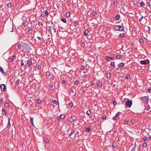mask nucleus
<instances>
[{"label":"nucleus","mask_w":151,"mask_h":151,"mask_svg":"<svg viewBox=\"0 0 151 151\" xmlns=\"http://www.w3.org/2000/svg\"><path fill=\"white\" fill-rule=\"evenodd\" d=\"M21 65L22 66L24 65V63L22 61L21 62Z\"/></svg>","instance_id":"obj_59"},{"label":"nucleus","mask_w":151,"mask_h":151,"mask_svg":"<svg viewBox=\"0 0 151 151\" xmlns=\"http://www.w3.org/2000/svg\"><path fill=\"white\" fill-rule=\"evenodd\" d=\"M0 88L2 91H4L6 90V86L4 84H1L0 86Z\"/></svg>","instance_id":"obj_5"},{"label":"nucleus","mask_w":151,"mask_h":151,"mask_svg":"<svg viewBox=\"0 0 151 151\" xmlns=\"http://www.w3.org/2000/svg\"><path fill=\"white\" fill-rule=\"evenodd\" d=\"M30 122L32 125H33V118H31L30 119Z\"/></svg>","instance_id":"obj_23"},{"label":"nucleus","mask_w":151,"mask_h":151,"mask_svg":"<svg viewBox=\"0 0 151 151\" xmlns=\"http://www.w3.org/2000/svg\"><path fill=\"white\" fill-rule=\"evenodd\" d=\"M150 109V106H148L147 108H145V111L146 112L148 110Z\"/></svg>","instance_id":"obj_11"},{"label":"nucleus","mask_w":151,"mask_h":151,"mask_svg":"<svg viewBox=\"0 0 151 151\" xmlns=\"http://www.w3.org/2000/svg\"><path fill=\"white\" fill-rule=\"evenodd\" d=\"M4 106L5 107L7 108L9 107V105L8 103L5 102L4 103Z\"/></svg>","instance_id":"obj_16"},{"label":"nucleus","mask_w":151,"mask_h":151,"mask_svg":"<svg viewBox=\"0 0 151 151\" xmlns=\"http://www.w3.org/2000/svg\"><path fill=\"white\" fill-rule=\"evenodd\" d=\"M32 62L31 61H29L27 63V64L28 65H31Z\"/></svg>","instance_id":"obj_26"},{"label":"nucleus","mask_w":151,"mask_h":151,"mask_svg":"<svg viewBox=\"0 0 151 151\" xmlns=\"http://www.w3.org/2000/svg\"><path fill=\"white\" fill-rule=\"evenodd\" d=\"M36 66L38 69H40L41 68V66L40 65V64L38 63L37 64Z\"/></svg>","instance_id":"obj_17"},{"label":"nucleus","mask_w":151,"mask_h":151,"mask_svg":"<svg viewBox=\"0 0 151 151\" xmlns=\"http://www.w3.org/2000/svg\"><path fill=\"white\" fill-rule=\"evenodd\" d=\"M121 114V113L120 112H118L115 116L113 117V119L114 120H117L119 119V117Z\"/></svg>","instance_id":"obj_3"},{"label":"nucleus","mask_w":151,"mask_h":151,"mask_svg":"<svg viewBox=\"0 0 151 151\" xmlns=\"http://www.w3.org/2000/svg\"><path fill=\"white\" fill-rule=\"evenodd\" d=\"M116 58L117 59H119L120 58V56L119 55H117L116 56Z\"/></svg>","instance_id":"obj_42"},{"label":"nucleus","mask_w":151,"mask_h":151,"mask_svg":"<svg viewBox=\"0 0 151 151\" xmlns=\"http://www.w3.org/2000/svg\"><path fill=\"white\" fill-rule=\"evenodd\" d=\"M10 119L9 118H8V127L10 126Z\"/></svg>","instance_id":"obj_32"},{"label":"nucleus","mask_w":151,"mask_h":151,"mask_svg":"<svg viewBox=\"0 0 151 151\" xmlns=\"http://www.w3.org/2000/svg\"><path fill=\"white\" fill-rule=\"evenodd\" d=\"M22 25L23 26H25L26 25L25 22H23Z\"/></svg>","instance_id":"obj_56"},{"label":"nucleus","mask_w":151,"mask_h":151,"mask_svg":"<svg viewBox=\"0 0 151 151\" xmlns=\"http://www.w3.org/2000/svg\"><path fill=\"white\" fill-rule=\"evenodd\" d=\"M134 122V120H132L131 121V123L132 124H133Z\"/></svg>","instance_id":"obj_46"},{"label":"nucleus","mask_w":151,"mask_h":151,"mask_svg":"<svg viewBox=\"0 0 151 151\" xmlns=\"http://www.w3.org/2000/svg\"><path fill=\"white\" fill-rule=\"evenodd\" d=\"M15 58H16V57L14 55L13 57V59H15Z\"/></svg>","instance_id":"obj_60"},{"label":"nucleus","mask_w":151,"mask_h":151,"mask_svg":"<svg viewBox=\"0 0 151 151\" xmlns=\"http://www.w3.org/2000/svg\"><path fill=\"white\" fill-rule=\"evenodd\" d=\"M139 41L142 43H144V40L142 38L139 39Z\"/></svg>","instance_id":"obj_31"},{"label":"nucleus","mask_w":151,"mask_h":151,"mask_svg":"<svg viewBox=\"0 0 151 151\" xmlns=\"http://www.w3.org/2000/svg\"><path fill=\"white\" fill-rule=\"evenodd\" d=\"M88 33V31L87 30H86L84 31V34L85 35H87Z\"/></svg>","instance_id":"obj_10"},{"label":"nucleus","mask_w":151,"mask_h":151,"mask_svg":"<svg viewBox=\"0 0 151 151\" xmlns=\"http://www.w3.org/2000/svg\"><path fill=\"white\" fill-rule=\"evenodd\" d=\"M142 145L144 147H146L147 146V144L146 142H144L142 144Z\"/></svg>","instance_id":"obj_25"},{"label":"nucleus","mask_w":151,"mask_h":151,"mask_svg":"<svg viewBox=\"0 0 151 151\" xmlns=\"http://www.w3.org/2000/svg\"><path fill=\"white\" fill-rule=\"evenodd\" d=\"M91 130V129L90 128H86V129L85 131L86 132H89Z\"/></svg>","instance_id":"obj_20"},{"label":"nucleus","mask_w":151,"mask_h":151,"mask_svg":"<svg viewBox=\"0 0 151 151\" xmlns=\"http://www.w3.org/2000/svg\"><path fill=\"white\" fill-rule=\"evenodd\" d=\"M73 131H72L70 133V134H69V136H71V135H72L73 134Z\"/></svg>","instance_id":"obj_50"},{"label":"nucleus","mask_w":151,"mask_h":151,"mask_svg":"<svg viewBox=\"0 0 151 151\" xmlns=\"http://www.w3.org/2000/svg\"><path fill=\"white\" fill-rule=\"evenodd\" d=\"M65 116L64 114H62L60 115V118L58 119H57L58 120H59L60 119H63L65 118Z\"/></svg>","instance_id":"obj_7"},{"label":"nucleus","mask_w":151,"mask_h":151,"mask_svg":"<svg viewBox=\"0 0 151 151\" xmlns=\"http://www.w3.org/2000/svg\"><path fill=\"white\" fill-rule=\"evenodd\" d=\"M93 14L94 16L95 17L97 15V13L96 12H94L93 13Z\"/></svg>","instance_id":"obj_33"},{"label":"nucleus","mask_w":151,"mask_h":151,"mask_svg":"<svg viewBox=\"0 0 151 151\" xmlns=\"http://www.w3.org/2000/svg\"><path fill=\"white\" fill-rule=\"evenodd\" d=\"M73 121L74 119L72 118H70L69 120V121L70 122H72Z\"/></svg>","instance_id":"obj_30"},{"label":"nucleus","mask_w":151,"mask_h":151,"mask_svg":"<svg viewBox=\"0 0 151 151\" xmlns=\"http://www.w3.org/2000/svg\"><path fill=\"white\" fill-rule=\"evenodd\" d=\"M114 29L115 30L117 31H122L124 30V28L119 25H115L114 27Z\"/></svg>","instance_id":"obj_1"},{"label":"nucleus","mask_w":151,"mask_h":151,"mask_svg":"<svg viewBox=\"0 0 151 151\" xmlns=\"http://www.w3.org/2000/svg\"><path fill=\"white\" fill-rule=\"evenodd\" d=\"M102 83L101 82H99L98 83H97V85L99 86H102Z\"/></svg>","instance_id":"obj_22"},{"label":"nucleus","mask_w":151,"mask_h":151,"mask_svg":"<svg viewBox=\"0 0 151 151\" xmlns=\"http://www.w3.org/2000/svg\"><path fill=\"white\" fill-rule=\"evenodd\" d=\"M106 117L105 116H103L102 117V119H106Z\"/></svg>","instance_id":"obj_44"},{"label":"nucleus","mask_w":151,"mask_h":151,"mask_svg":"<svg viewBox=\"0 0 151 151\" xmlns=\"http://www.w3.org/2000/svg\"><path fill=\"white\" fill-rule=\"evenodd\" d=\"M81 45L82 46H85V43L83 42L82 43Z\"/></svg>","instance_id":"obj_51"},{"label":"nucleus","mask_w":151,"mask_h":151,"mask_svg":"<svg viewBox=\"0 0 151 151\" xmlns=\"http://www.w3.org/2000/svg\"><path fill=\"white\" fill-rule=\"evenodd\" d=\"M66 16L67 17H69L70 16V14L68 12L66 13Z\"/></svg>","instance_id":"obj_34"},{"label":"nucleus","mask_w":151,"mask_h":151,"mask_svg":"<svg viewBox=\"0 0 151 151\" xmlns=\"http://www.w3.org/2000/svg\"><path fill=\"white\" fill-rule=\"evenodd\" d=\"M70 91H71V92H73H73H74L73 90V89H71V90H70Z\"/></svg>","instance_id":"obj_64"},{"label":"nucleus","mask_w":151,"mask_h":151,"mask_svg":"<svg viewBox=\"0 0 151 151\" xmlns=\"http://www.w3.org/2000/svg\"><path fill=\"white\" fill-rule=\"evenodd\" d=\"M110 58L111 60H113L114 59V58L110 57Z\"/></svg>","instance_id":"obj_62"},{"label":"nucleus","mask_w":151,"mask_h":151,"mask_svg":"<svg viewBox=\"0 0 151 151\" xmlns=\"http://www.w3.org/2000/svg\"><path fill=\"white\" fill-rule=\"evenodd\" d=\"M106 59L108 61H109V60H110V57H109L108 56H106Z\"/></svg>","instance_id":"obj_27"},{"label":"nucleus","mask_w":151,"mask_h":151,"mask_svg":"<svg viewBox=\"0 0 151 151\" xmlns=\"http://www.w3.org/2000/svg\"><path fill=\"white\" fill-rule=\"evenodd\" d=\"M132 104V102L131 101H128L126 102V104L129 107H130L131 106Z\"/></svg>","instance_id":"obj_6"},{"label":"nucleus","mask_w":151,"mask_h":151,"mask_svg":"<svg viewBox=\"0 0 151 151\" xmlns=\"http://www.w3.org/2000/svg\"><path fill=\"white\" fill-rule=\"evenodd\" d=\"M148 30H149V31H150V27H148Z\"/></svg>","instance_id":"obj_63"},{"label":"nucleus","mask_w":151,"mask_h":151,"mask_svg":"<svg viewBox=\"0 0 151 151\" xmlns=\"http://www.w3.org/2000/svg\"><path fill=\"white\" fill-rule=\"evenodd\" d=\"M119 36L122 37H124L125 36V35L124 34H121Z\"/></svg>","instance_id":"obj_21"},{"label":"nucleus","mask_w":151,"mask_h":151,"mask_svg":"<svg viewBox=\"0 0 151 151\" xmlns=\"http://www.w3.org/2000/svg\"><path fill=\"white\" fill-rule=\"evenodd\" d=\"M52 87H53L52 86V85H51L49 86V88L50 89H51L52 88Z\"/></svg>","instance_id":"obj_48"},{"label":"nucleus","mask_w":151,"mask_h":151,"mask_svg":"<svg viewBox=\"0 0 151 151\" xmlns=\"http://www.w3.org/2000/svg\"><path fill=\"white\" fill-rule=\"evenodd\" d=\"M38 24L39 25H42V22H39Z\"/></svg>","instance_id":"obj_49"},{"label":"nucleus","mask_w":151,"mask_h":151,"mask_svg":"<svg viewBox=\"0 0 151 151\" xmlns=\"http://www.w3.org/2000/svg\"><path fill=\"white\" fill-rule=\"evenodd\" d=\"M45 15H47L48 14V12L46 10H45Z\"/></svg>","instance_id":"obj_36"},{"label":"nucleus","mask_w":151,"mask_h":151,"mask_svg":"<svg viewBox=\"0 0 151 151\" xmlns=\"http://www.w3.org/2000/svg\"><path fill=\"white\" fill-rule=\"evenodd\" d=\"M7 6L9 7H11L12 6V4L11 3H9L8 4Z\"/></svg>","instance_id":"obj_15"},{"label":"nucleus","mask_w":151,"mask_h":151,"mask_svg":"<svg viewBox=\"0 0 151 151\" xmlns=\"http://www.w3.org/2000/svg\"><path fill=\"white\" fill-rule=\"evenodd\" d=\"M115 63L114 62H111V66H113L114 65Z\"/></svg>","instance_id":"obj_40"},{"label":"nucleus","mask_w":151,"mask_h":151,"mask_svg":"<svg viewBox=\"0 0 151 151\" xmlns=\"http://www.w3.org/2000/svg\"><path fill=\"white\" fill-rule=\"evenodd\" d=\"M130 77L129 76H126V78L128 79H129V78Z\"/></svg>","instance_id":"obj_54"},{"label":"nucleus","mask_w":151,"mask_h":151,"mask_svg":"<svg viewBox=\"0 0 151 151\" xmlns=\"http://www.w3.org/2000/svg\"><path fill=\"white\" fill-rule=\"evenodd\" d=\"M144 2L143 1H141L139 3V5L140 6H143L144 4Z\"/></svg>","instance_id":"obj_35"},{"label":"nucleus","mask_w":151,"mask_h":151,"mask_svg":"<svg viewBox=\"0 0 151 151\" xmlns=\"http://www.w3.org/2000/svg\"><path fill=\"white\" fill-rule=\"evenodd\" d=\"M78 81H76L74 82V83L76 84H77L78 83Z\"/></svg>","instance_id":"obj_45"},{"label":"nucleus","mask_w":151,"mask_h":151,"mask_svg":"<svg viewBox=\"0 0 151 151\" xmlns=\"http://www.w3.org/2000/svg\"><path fill=\"white\" fill-rule=\"evenodd\" d=\"M26 44L25 43H22V44H20V45H19L17 47L19 49H20L22 47H24V48H25V46H26Z\"/></svg>","instance_id":"obj_4"},{"label":"nucleus","mask_w":151,"mask_h":151,"mask_svg":"<svg viewBox=\"0 0 151 151\" xmlns=\"http://www.w3.org/2000/svg\"><path fill=\"white\" fill-rule=\"evenodd\" d=\"M150 91H151V89H150V88H148V89H147V91L148 92H150Z\"/></svg>","instance_id":"obj_53"},{"label":"nucleus","mask_w":151,"mask_h":151,"mask_svg":"<svg viewBox=\"0 0 151 151\" xmlns=\"http://www.w3.org/2000/svg\"><path fill=\"white\" fill-rule=\"evenodd\" d=\"M143 139H144L145 141H146L147 140V138L145 137H143Z\"/></svg>","instance_id":"obj_38"},{"label":"nucleus","mask_w":151,"mask_h":151,"mask_svg":"<svg viewBox=\"0 0 151 151\" xmlns=\"http://www.w3.org/2000/svg\"><path fill=\"white\" fill-rule=\"evenodd\" d=\"M117 1L116 0H114V4L115 5H116L117 4Z\"/></svg>","instance_id":"obj_37"},{"label":"nucleus","mask_w":151,"mask_h":151,"mask_svg":"<svg viewBox=\"0 0 151 151\" xmlns=\"http://www.w3.org/2000/svg\"><path fill=\"white\" fill-rule=\"evenodd\" d=\"M46 142L47 143H49V141L48 140H45Z\"/></svg>","instance_id":"obj_58"},{"label":"nucleus","mask_w":151,"mask_h":151,"mask_svg":"<svg viewBox=\"0 0 151 151\" xmlns=\"http://www.w3.org/2000/svg\"><path fill=\"white\" fill-rule=\"evenodd\" d=\"M2 113L4 115H6V110L5 109H2Z\"/></svg>","instance_id":"obj_12"},{"label":"nucleus","mask_w":151,"mask_h":151,"mask_svg":"<svg viewBox=\"0 0 151 151\" xmlns=\"http://www.w3.org/2000/svg\"><path fill=\"white\" fill-rule=\"evenodd\" d=\"M32 29L30 28L28 29V31H31L32 30Z\"/></svg>","instance_id":"obj_61"},{"label":"nucleus","mask_w":151,"mask_h":151,"mask_svg":"<svg viewBox=\"0 0 151 151\" xmlns=\"http://www.w3.org/2000/svg\"><path fill=\"white\" fill-rule=\"evenodd\" d=\"M0 71L2 73H5L4 71V70L3 69V68H2L0 66Z\"/></svg>","instance_id":"obj_14"},{"label":"nucleus","mask_w":151,"mask_h":151,"mask_svg":"<svg viewBox=\"0 0 151 151\" xmlns=\"http://www.w3.org/2000/svg\"><path fill=\"white\" fill-rule=\"evenodd\" d=\"M52 102L54 104H55L56 105H57L58 103V102L56 100H54Z\"/></svg>","instance_id":"obj_19"},{"label":"nucleus","mask_w":151,"mask_h":151,"mask_svg":"<svg viewBox=\"0 0 151 151\" xmlns=\"http://www.w3.org/2000/svg\"><path fill=\"white\" fill-rule=\"evenodd\" d=\"M147 4L148 5V6H149L150 7V2L149 1H148L147 2Z\"/></svg>","instance_id":"obj_39"},{"label":"nucleus","mask_w":151,"mask_h":151,"mask_svg":"<svg viewBox=\"0 0 151 151\" xmlns=\"http://www.w3.org/2000/svg\"><path fill=\"white\" fill-rule=\"evenodd\" d=\"M91 111L90 110L87 111L86 112V114L88 115H89L91 114Z\"/></svg>","instance_id":"obj_18"},{"label":"nucleus","mask_w":151,"mask_h":151,"mask_svg":"<svg viewBox=\"0 0 151 151\" xmlns=\"http://www.w3.org/2000/svg\"><path fill=\"white\" fill-rule=\"evenodd\" d=\"M62 82H63V84H66V82L65 81L63 80L62 81Z\"/></svg>","instance_id":"obj_55"},{"label":"nucleus","mask_w":151,"mask_h":151,"mask_svg":"<svg viewBox=\"0 0 151 151\" xmlns=\"http://www.w3.org/2000/svg\"><path fill=\"white\" fill-rule=\"evenodd\" d=\"M120 16L119 15H117L115 17V19L116 20H118L120 18Z\"/></svg>","instance_id":"obj_9"},{"label":"nucleus","mask_w":151,"mask_h":151,"mask_svg":"<svg viewBox=\"0 0 151 151\" xmlns=\"http://www.w3.org/2000/svg\"><path fill=\"white\" fill-rule=\"evenodd\" d=\"M106 76L108 78H110L111 77V74L110 73H107Z\"/></svg>","instance_id":"obj_29"},{"label":"nucleus","mask_w":151,"mask_h":151,"mask_svg":"<svg viewBox=\"0 0 151 151\" xmlns=\"http://www.w3.org/2000/svg\"><path fill=\"white\" fill-rule=\"evenodd\" d=\"M141 100L143 101L144 102H146L147 103L148 102V98L147 97L145 96L144 97H141L140 98Z\"/></svg>","instance_id":"obj_2"},{"label":"nucleus","mask_w":151,"mask_h":151,"mask_svg":"<svg viewBox=\"0 0 151 151\" xmlns=\"http://www.w3.org/2000/svg\"><path fill=\"white\" fill-rule=\"evenodd\" d=\"M113 104L115 106L117 104V103L115 101H114L113 102Z\"/></svg>","instance_id":"obj_43"},{"label":"nucleus","mask_w":151,"mask_h":151,"mask_svg":"<svg viewBox=\"0 0 151 151\" xmlns=\"http://www.w3.org/2000/svg\"><path fill=\"white\" fill-rule=\"evenodd\" d=\"M69 105V106L71 107H72L73 106V104H71V103Z\"/></svg>","instance_id":"obj_52"},{"label":"nucleus","mask_w":151,"mask_h":151,"mask_svg":"<svg viewBox=\"0 0 151 151\" xmlns=\"http://www.w3.org/2000/svg\"><path fill=\"white\" fill-rule=\"evenodd\" d=\"M140 63L144 65L147 64L145 60H142L140 62Z\"/></svg>","instance_id":"obj_13"},{"label":"nucleus","mask_w":151,"mask_h":151,"mask_svg":"<svg viewBox=\"0 0 151 151\" xmlns=\"http://www.w3.org/2000/svg\"><path fill=\"white\" fill-rule=\"evenodd\" d=\"M13 60V59L12 58H10L9 59V61L12 62Z\"/></svg>","instance_id":"obj_47"},{"label":"nucleus","mask_w":151,"mask_h":151,"mask_svg":"<svg viewBox=\"0 0 151 151\" xmlns=\"http://www.w3.org/2000/svg\"><path fill=\"white\" fill-rule=\"evenodd\" d=\"M36 103L38 104H40L41 102V101L40 100H36Z\"/></svg>","instance_id":"obj_28"},{"label":"nucleus","mask_w":151,"mask_h":151,"mask_svg":"<svg viewBox=\"0 0 151 151\" xmlns=\"http://www.w3.org/2000/svg\"><path fill=\"white\" fill-rule=\"evenodd\" d=\"M143 18V17H142L139 19V21L140 22H141V20H142Z\"/></svg>","instance_id":"obj_57"},{"label":"nucleus","mask_w":151,"mask_h":151,"mask_svg":"<svg viewBox=\"0 0 151 151\" xmlns=\"http://www.w3.org/2000/svg\"><path fill=\"white\" fill-rule=\"evenodd\" d=\"M124 63H121L118 64L119 67H123L124 66Z\"/></svg>","instance_id":"obj_8"},{"label":"nucleus","mask_w":151,"mask_h":151,"mask_svg":"<svg viewBox=\"0 0 151 151\" xmlns=\"http://www.w3.org/2000/svg\"><path fill=\"white\" fill-rule=\"evenodd\" d=\"M128 123V121L127 120H126L124 122V124H127Z\"/></svg>","instance_id":"obj_41"},{"label":"nucleus","mask_w":151,"mask_h":151,"mask_svg":"<svg viewBox=\"0 0 151 151\" xmlns=\"http://www.w3.org/2000/svg\"><path fill=\"white\" fill-rule=\"evenodd\" d=\"M61 21L63 22L66 23V19L65 18H63L61 19Z\"/></svg>","instance_id":"obj_24"}]
</instances>
